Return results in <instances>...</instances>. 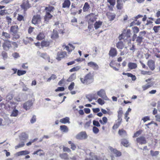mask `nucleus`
I'll return each mask as SVG.
<instances>
[{
    "instance_id": "obj_1",
    "label": "nucleus",
    "mask_w": 160,
    "mask_h": 160,
    "mask_svg": "<svg viewBox=\"0 0 160 160\" xmlns=\"http://www.w3.org/2000/svg\"><path fill=\"white\" fill-rule=\"evenodd\" d=\"M86 18L88 24V28L91 29L93 27V23L97 19L96 16L94 14H90L88 15L86 17Z\"/></svg>"
},
{
    "instance_id": "obj_2",
    "label": "nucleus",
    "mask_w": 160,
    "mask_h": 160,
    "mask_svg": "<svg viewBox=\"0 0 160 160\" xmlns=\"http://www.w3.org/2000/svg\"><path fill=\"white\" fill-rule=\"evenodd\" d=\"M80 80L83 83H90L92 82L93 80V77L91 73L86 75L84 78H80Z\"/></svg>"
},
{
    "instance_id": "obj_3",
    "label": "nucleus",
    "mask_w": 160,
    "mask_h": 160,
    "mask_svg": "<svg viewBox=\"0 0 160 160\" xmlns=\"http://www.w3.org/2000/svg\"><path fill=\"white\" fill-rule=\"evenodd\" d=\"M32 4L33 0H24L21 5V7L24 11H26L29 8Z\"/></svg>"
},
{
    "instance_id": "obj_4",
    "label": "nucleus",
    "mask_w": 160,
    "mask_h": 160,
    "mask_svg": "<svg viewBox=\"0 0 160 160\" xmlns=\"http://www.w3.org/2000/svg\"><path fill=\"white\" fill-rule=\"evenodd\" d=\"M151 78H149L145 80V82H147V84L143 85L142 87V88L143 90H146L153 85V82L151 81Z\"/></svg>"
},
{
    "instance_id": "obj_5",
    "label": "nucleus",
    "mask_w": 160,
    "mask_h": 160,
    "mask_svg": "<svg viewBox=\"0 0 160 160\" xmlns=\"http://www.w3.org/2000/svg\"><path fill=\"white\" fill-rule=\"evenodd\" d=\"M131 35L130 30L128 29L127 30L126 32H123V33L119 37V38L120 40L123 39L126 40L129 38Z\"/></svg>"
},
{
    "instance_id": "obj_6",
    "label": "nucleus",
    "mask_w": 160,
    "mask_h": 160,
    "mask_svg": "<svg viewBox=\"0 0 160 160\" xmlns=\"http://www.w3.org/2000/svg\"><path fill=\"white\" fill-rule=\"evenodd\" d=\"M97 95L106 101H109V99L107 97L105 90L101 89L97 92Z\"/></svg>"
},
{
    "instance_id": "obj_7",
    "label": "nucleus",
    "mask_w": 160,
    "mask_h": 160,
    "mask_svg": "<svg viewBox=\"0 0 160 160\" xmlns=\"http://www.w3.org/2000/svg\"><path fill=\"white\" fill-rule=\"evenodd\" d=\"M88 136L85 132H81L75 136V138L77 139L83 140L86 139Z\"/></svg>"
},
{
    "instance_id": "obj_8",
    "label": "nucleus",
    "mask_w": 160,
    "mask_h": 160,
    "mask_svg": "<svg viewBox=\"0 0 160 160\" xmlns=\"http://www.w3.org/2000/svg\"><path fill=\"white\" fill-rule=\"evenodd\" d=\"M89 156L90 157L87 158L85 160H100L99 157L93 152H90L89 154Z\"/></svg>"
},
{
    "instance_id": "obj_9",
    "label": "nucleus",
    "mask_w": 160,
    "mask_h": 160,
    "mask_svg": "<svg viewBox=\"0 0 160 160\" xmlns=\"http://www.w3.org/2000/svg\"><path fill=\"white\" fill-rule=\"evenodd\" d=\"M41 19V18L39 15L34 16L32 19V23L34 24L38 23L40 22Z\"/></svg>"
},
{
    "instance_id": "obj_10",
    "label": "nucleus",
    "mask_w": 160,
    "mask_h": 160,
    "mask_svg": "<svg viewBox=\"0 0 160 160\" xmlns=\"http://www.w3.org/2000/svg\"><path fill=\"white\" fill-rule=\"evenodd\" d=\"M67 56V53L65 52H58V53L56 59L59 61L62 58Z\"/></svg>"
},
{
    "instance_id": "obj_11",
    "label": "nucleus",
    "mask_w": 160,
    "mask_h": 160,
    "mask_svg": "<svg viewBox=\"0 0 160 160\" xmlns=\"http://www.w3.org/2000/svg\"><path fill=\"white\" fill-rule=\"evenodd\" d=\"M10 43V42L8 41L5 42L2 45L3 49L6 50H9V48L11 47Z\"/></svg>"
},
{
    "instance_id": "obj_12",
    "label": "nucleus",
    "mask_w": 160,
    "mask_h": 160,
    "mask_svg": "<svg viewBox=\"0 0 160 160\" xmlns=\"http://www.w3.org/2000/svg\"><path fill=\"white\" fill-rule=\"evenodd\" d=\"M137 142L141 144H145L146 143L145 138L143 137H140L136 139Z\"/></svg>"
},
{
    "instance_id": "obj_13",
    "label": "nucleus",
    "mask_w": 160,
    "mask_h": 160,
    "mask_svg": "<svg viewBox=\"0 0 160 160\" xmlns=\"http://www.w3.org/2000/svg\"><path fill=\"white\" fill-rule=\"evenodd\" d=\"M2 39L4 40H7L10 38V35L7 32H3L2 33Z\"/></svg>"
},
{
    "instance_id": "obj_14",
    "label": "nucleus",
    "mask_w": 160,
    "mask_h": 160,
    "mask_svg": "<svg viewBox=\"0 0 160 160\" xmlns=\"http://www.w3.org/2000/svg\"><path fill=\"white\" fill-rule=\"evenodd\" d=\"M19 30V28L18 25L12 26L10 27V32L12 33L18 32Z\"/></svg>"
},
{
    "instance_id": "obj_15",
    "label": "nucleus",
    "mask_w": 160,
    "mask_h": 160,
    "mask_svg": "<svg viewBox=\"0 0 160 160\" xmlns=\"http://www.w3.org/2000/svg\"><path fill=\"white\" fill-rule=\"evenodd\" d=\"M109 54L110 56L114 57L117 55V51L116 49L111 48L109 52Z\"/></svg>"
},
{
    "instance_id": "obj_16",
    "label": "nucleus",
    "mask_w": 160,
    "mask_h": 160,
    "mask_svg": "<svg viewBox=\"0 0 160 160\" xmlns=\"http://www.w3.org/2000/svg\"><path fill=\"white\" fill-rule=\"evenodd\" d=\"M86 98L90 102L92 101V99H96L97 98H95V95L93 93L87 95Z\"/></svg>"
},
{
    "instance_id": "obj_17",
    "label": "nucleus",
    "mask_w": 160,
    "mask_h": 160,
    "mask_svg": "<svg viewBox=\"0 0 160 160\" xmlns=\"http://www.w3.org/2000/svg\"><path fill=\"white\" fill-rule=\"evenodd\" d=\"M28 138V135L25 132L22 133L19 136V138L21 141H25Z\"/></svg>"
},
{
    "instance_id": "obj_18",
    "label": "nucleus",
    "mask_w": 160,
    "mask_h": 160,
    "mask_svg": "<svg viewBox=\"0 0 160 160\" xmlns=\"http://www.w3.org/2000/svg\"><path fill=\"white\" fill-rule=\"evenodd\" d=\"M32 105V102L28 101L24 103L23 105V108L26 110H27L30 109Z\"/></svg>"
},
{
    "instance_id": "obj_19",
    "label": "nucleus",
    "mask_w": 160,
    "mask_h": 160,
    "mask_svg": "<svg viewBox=\"0 0 160 160\" xmlns=\"http://www.w3.org/2000/svg\"><path fill=\"white\" fill-rule=\"evenodd\" d=\"M88 65L92 68L94 69L97 70L98 69V65L95 62H91L88 63Z\"/></svg>"
},
{
    "instance_id": "obj_20",
    "label": "nucleus",
    "mask_w": 160,
    "mask_h": 160,
    "mask_svg": "<svg viewBox=\"0 0 160 160\" xmlns=\"http://www.w3.org/2000/svg\"><path fill=\"white\" fill-rule=\"evenodd\" d=\"M148 65L150 69L153 70L155 69L154 62L152 60H149L148 63Z\"/></svg>"
},
{
    "instance_id": "obj_21",
    "label": "nucleus",
    "mask_w": 160,
    "mask_h": 160,
    "mask_svg": "<svg viewBox=\"0 0 160 160\" xmlns=\"http://www.w3.org/2000/svg\"><path fill=\"white\" fill-rule=\"evenodd\" d=\"M128 67L129 69L132 70L136 68L137 65L136 63L130 62L128 63Z\"/></svg>"
},
{
    "instance_id": "obj_22",
    "label": "nucleus",
    "mask_w": 160,
    "mask_h": 160,
    "mask_svg": "<svg viewBox=\"0 0 160 160\" xmlns=\"http://www.w3.org/2000/svg\"><path fill=\"white\" fill-rule=\"evenodd\" d=\"M30 152L27 150L22 151L16 153V155L18 156L28 155Z\"/></svg>"
},
{
    "instance_id": "obj_23",
    "label": "nucleus",
    "mask_w": 160,
    "mask_h": 160,
    "mask_svg": "<svg viewBox=\"0 0 160 160\" xmlns=\"http://www.w3.org/2000/svg\"><path fill=\"white\" fill-rule=\"evenodd\" d=\"M121 0H117V8L118 9L121 10L122 9L123 4Z\"/></svg>"
},
{
    "instance_id": "obj_24",
    "label": "nucleus",
    "mask_w": 160,
    "mask_h": 160,
    "mask_svg": "<svg viewBox=\"0 0 160 160\" xmlns=\"http://www.w3.org/2000/svg\"><path fill=\"white\" fill-rule=\"evenodd\" d=\"M69 120L70 119L68 117H66L60 119V122L64 124L67 123L69 124L70 123Z\"/></svg>"
},
{
    "instance_id": "obj_25",
    "label": "nucleus",
    "mask_w": 160,
    "mask_h": 160,
    "mask_svg": "<svg viewBox=\"0 0 160 160\" xmlns=\"http://www.w3.org/2000/svg\"><path fill=\"white\" fill-rule=\"evenodd\" d=\"M38 55L41 57L45 59H47V58L49 59V56L47 55L46 53H42L40 52H37Z\"/></svg>"
},
{
    "instance_id": "obj_26",
    "label": "nucleus",
    "mask_w": 160,
    "mask_h": 160,
    "mask_svg": "<svg viewBox=\"0 0 160 160\" xmlns=\"http://www.w3.org/2000/svg\"><path fill=\"white\" fill-rule=\"evenodd\" d=\"M52 17V15L49 12H47L44 17L45 21L48 22V21L51 19Z\"/></svg>"
},
{
    "instance_id": "obj_27",
    "label": "nucleus",
    "mask_w": 160,
    "mask_h": 160,
    "mask_svg": "<svg viewBox=\"0 0 160 160\" xmlns=\"http://www.w3.org/2000/svg\"><path fill=\"white\" fill-rule=\"evenodd\" d=\"M70 2L69 0H66L64 1L62 4V7L63 8H68L70 5Z\"/></svg>"
},
{
    "instance_id": "obj_28",
    "label": "nucleus",
    "mask_w": 160,
    "mask_h": 160,
    "mask_svg": "<svg viewBox=\"0 0 160 160\" xmlns=\"http://www.w3.org/2000/svg\"><path fill=\"white\" fill-rule=\"evenodd\" d=\"M60 129L62 132L65 133H67L68 131V127L64 125L60 126Z\"/></svg>"
},
{
    "instance_id": "obj_29",
    "label": "nucleus",
    "mask_w": 160,
    "mask_h": 160,
    "mask_svg": "<svg viewBox=\"0 0 160 160\" xmlns=\"http://www.w3.org/2000/svg\"><path fill=\"white\" fill-rule=\"evenodd\" d=\"M13 36L12 39L13 40H16L20 38V35L18 32L12 33Z\"/></svg>"
},
{
    "instance_id": "obj_30",
    "label": "nucleus",
    "mask_w": 160,
    "mask_h": 160,
    "mask_svg": "<svg viewBox=\"0 0 160 160\" xmlns=\"http://www.w3.org/2000/svg\"><path fill=\"white\" fill-rule=\"evenodd\" d=\"M58 37V34L57 30H54L53 31L52 35L51 36V38L53 39H55L57 38Z\"/></svg>"
},
{
    "instance_id": "obj_31",
    "label": "nucleus",
    "mask_w": 160,
    "mask_h": 160,
    "mask_svg": "<svg viewBox=\"0 0 160 160\" xmlns=\"http://www.w3.org/2000/svg\"><path fill=\"white\" fill-rule=\"evenodd\" d=\"M111 150L117 157L120 156L121 155V153L120 152L115 149H111Z\"/></svg>"
},
{
    "instance_id": "obj_32",
    "label": "nucleus",
    "mask_w": 160,
    "mask_h": 160,
    "mask_svg": "<svg viewBox=\"0 0 160 160\" xmlns=\"http://www.w3.org/2000/svg\"><path fill=\"white\" fill-rule=\"evenodd\" d=\"M8 105L10 109H13L14 110L16 108V105L15 103L9 102H8Z\"/></svg>"
},
{
    "instance_id": "obj_33",
    "label": "nucleus",
    "mask_w": 160,
    "mask_h": 160,
    "mask_svg": "<svg viewBox=\"0 0 160 160\" xmlns=\"http://www.w3.org/2000/svg\"><path fill=\"white\" fill-rule=\"evenodd\" d=\"M107 15L110 21H112L115 18V15L113 13H111L110 12H108L107 13Z\"/></svg>"
},
{
    "instance_id": "obj_34",
    "label": "nucleus",
    "mask_w": 160,
    "mask_h": 160,
    "mask_svg": "<svg viewBox=\"0 0 160 160\" xmlns=\"http://www.w3.org/2000/svg\"><path fill=\"white\" fill-rule=\"evenodd\" d=\"M102 22L101 21L96 22L94 24V27L96 29L99 28L102 25Z\"/></svg>"
},
{
    "instance_id": "obj_35",
    "label": "nucleus",
    "mask_w": 160,
    "mask_h": 160,
    "mask_svg": "<svg viewBox=\"0 0 160 160\" xmlns=\"http://www.w3.org/2000/svg\"><path fill=\"white\" fill-rule=\"evenodd\" d=\"M50 44V42L48 41H43L41 43V45L42 47H47Z\"/></svg>"
},
{
    "instance_id": "obj_36",
    "label": "nucleus",
    "mask_w": 160,
    "mask_h": 160,
    "mask_svg": "<svg viewBox=\"0 0 160 160\" xmlns=\"http://www.w3.org/2000/svg\"><path fill=\"white\" fill-rule=\"evenodd\" d=\"M90 8V6L87 2L85 3L83 7V12H86Z\"/></svg>"
},
{
    "instance_id": "obj_37",
    "label": "nucleus",
    "mask_w": 160,
    "mask_h": 160,
    "mask_svg": "<svg viewBox=\"0 0 160 160\" xmlns=\"http://www.w3.org/2000/svg\"><path fill=\"white\" fill-rule=\"evenodd\" d=\"M45 37V34L43 32H40L37 36V39L38 40H41Z\"/></svg>"
},
{
    "instance_id": "obj_38",
    "label": "nucleus",
    "mask_w": 160,
    "mask_h": 160,
    "mask_svg": "<svg viewBox=\"0 0 160 160\" xmlns=\"http://www.w3.org/2000/svg\"><path fill=\"white\" fill-rule=\"evenodd\" d=\"M18 110L15 109L12 112V113L10 115L11 117H16L18 114Z\"/></svg>"
},
{
    "instance_id": "obj_39",
    "label": "nucleus",
    "mask_w": 160,
    "mask_h": 160,
    "mask_svg": "<svg viewBox=\"0 0 160 160\" xmlns=\"http://www.w3.org/2000/svg\"><path fill=\"white\" fill-rule=\"evenodd\" d=\"M116 47L118 49H122L124 48V46L122 42H119L117 44Z\"/></svg>"
},
{
    "instance_id": "obj_40",
    "label": "nucleus",
    "mask_w": 160,
    "mask_h": 160,
    "mask_svg": "<svg viewBox=\"0 0 160 160\" xmlns=\"http://www.w3.org/2000/svg\"><path fill=\"white\" fill-rule=\"evenodd\" d=\"M118 134L122 137H125L127 135L126 131L123 129L119 130L118 131Z\"/></svg>"
},
{
    "instance_id": "obj_41",
    "label": "nucleus",
    "mask_w": 160,
    "mask_h": 160,
    "mask_svg": "<svg viewBox=\"0 0 160 160\" xmlns=\"http://www.w3.org/2000/svg\"><path fill=\"white\" fill-rule=\"evenodd\" d=\"M131 111V109L130 108H128V110L126 112V113H125V118L126 119V121L128 122V119H129V117H128V116L129 115V113Z\"/></svg>"
},
{
    "instance_id": "obj_42",
    "label": "nucleus",
    "mask_w": 160,
    "mask_h": 160,
    "mask_svg": "<svg viewBox=\"0 0 160 160\" xmlns=\"http://www.w3.org/2000/svg\"><path fill=\"white\" fill-rule=\"evenodd\" d=\"M121 143L124 146L126 147H128L129 145L128 141L125 139H123L122 140Z\"/></svg>"
},
{
    "instance_id": "obj_43",
    "label": "nucleus",
    "mask_w": 160,
    "mask_h": 160,
    "mask_svg": "<svg viewBox=\"0 0 160 160\" xmlns=\"http://www.w3.org/2000/svg\"><path fill=\"white\" fill-rule=\"evenodd\" d=\"M81 68V67L79 66H77L74 67L70 70L69 71L70 72H74L78 71Z\"/></svg>"
},
{
    "instance_id": "obj_44",
    "label": "nucleus",
    "mask_w": 160,
    "mask_h": 160,
    "mask_svg": "<svg viewBox=\"0 0 160 160\" xmlns=\"http://www.w3.org/2000/svg\"><path fill=\"white\" fill-rule=\"evenodd\" d=\"M26 72V71L25 70H18L17 71V75L18 76H20L25 74Z\"/></svg>"
},
{
    "instance_id": "obj_45",
    "label": "nucleus",
    "mask_w": 160,
    "mask_h": 160,
    "mask_svg": "<svg viewBox=\"0 0 160 160\" xmlns=\"http://www.w3.org/2000/svg\"><path fill=\"white\" fill-rule=\"evenodd\" d=\"M57 78L56 76L54 74H52L51 76L48 78L47 80V82H49L51 81V80H54L55 79H56Z\"/></svg>"
},
{
    "instance_id": "obj_46",
    "label": "nucleus",
    "mask_w": 160,
    "mask_h": 160,
    "mask_svg": "<svg viewBox=\"0 0 160 160\" xmlns=\"http://www.w3.org/2000/svg\"><path fill=\"white\" fill-rule=\"evenodd\" d=\"M141 73L143 75H151L152 74V72H151L145 71L143 70H141Z\"/></svg>"
},
{
    "instance_id": "obj_47",
    "label": "nucleus",
    "mask_w": 160,
    "mask_h": 160,
    "mask_svg": "<svg viewBox=\"0 0 160 160\" xmlns=\"http://www.w3.org/2000/svg\"><path fill=\"white\" fill-rule=\"evenodd\" d=\"M25 145L24 142H22L20 143L18 145L15 147V148L17 149L18 148L23 147Z\"/></svg>"
},
{
    "instance_id": "obj_48",
    "label": "nucleus",
    "mask_w": 160,
    "mask_h": 160,
    "mask_svg": "<svg viewBox=\"0 0 160 160\" xmlns=\"http://www.w3.org/2000/svg\"><path fill=\"white\" fill-rule=\"evenodd\" d=\"M14 99L18 102H21L23 100V99L21 98V96L20 95L15 97Z\"/></svg>"
},
{
    "instance_id": "obj_49",
    "label": "nucleus",
    "mask_w": 160,
    "mask_h": 160,
    "mask_svg": "<svg viewBox=\"0 0 160 160\" xmlns=\"http://www.w3.org/2000/svg\"><path fill=\"white\" fill-rule=\"evenodd\" d=\"M153 29L156 33L158 32L160 30V26H154Z\"/></svg>"
},
{
    "instance_id": "obj_50",
    "label": "nucleus",
    "mask_w": 160,
    "mask_h": 160,
    "mask_svg": "<svg viewBox=\"0 0 160 160\" xmlns=\"http://www.w3.org/2000/svg\"><path fill=\"white\" fill-rule=\"evenodd\" d=\"M146 34V32L145 31H142L139 32V37H140L142 38H144Z\"/></svg>"
},
{
    "instance_id": "obj_51",
    "label": "nucleus",
    "mask_w": 160,
    "mask_h": 160,
    "mask_svg": "<svg viewBox=\"0 0 160 160\" xmlns=\"http://www.w3.org/2000/svg\"><path fill=\"white\" fill-rule=\"evenodd\" d=\"M60 157L64 159H67L68 158V157L67 154L66 153H62L60 155Z\"/></svg>"
},
{
    "instance_id": "obj_52",
    "label": "nucleus",
    "mask_w": 160,
    "mask_h": 160,
    "mask_svg": "<svg viewBox=\"0 0 160 160\" xmlns=\"http://www.w3.org/2000/svg\"><path fill=\"white\" fill-rule=\"evenodd\" d=\"M143 38H142L138 36L136 39V42L138 43V45L140 44L142 41Z\"/></svg>"
},
{
    "instance_id": "obj_53",
    "label": "nucleus",
    "mask_w": 160,
    "mask_h": 160,
    "mask_svg": "<svg viewBox=\"0 0 160 160\" xmlns=\"http://www.w3.org/2000/svg\"><path fill=\"white\" fill-rule=\"evenodd\" d=\"M150 153L152 156H156L159 154V152L157 151H153L152 150L150 151Z\"/></svg>"
},
{
    "instance_id": "obj_54",
    "label": "nucleus",
    "mask_w": 160,
    "mask_h": 160,
    "mask_svg": "<svg viewBox=\"0 0 160 160\" xmlns=\"http://www.w3.org/2000/svg\"><path fill=\"white\" fill-rule=\"evenodd\" d=\"M108 2L109 3L111 6L113 7L115 5L116 1L115 0H107Z\"/></svg>"
},
{
    "instance_id": "obj_55",
    "label": "nucleus",
    "mask_w": 160,
    "mask_h": 160,
    "mask_svg": "<svg viewBox=\"0 0 160 160\" xmlns=\"http://www.w3.org/2000/svg\"><path fill=\"white\" fill-rule=\"evenodd\" d=\"M17 20L19 21H24V17L23 16L20 14H18L17 18Z\"/></svg>"
},
{
    "instance_id": "obj_56",
    "label": "nucleus",
    "mask_w": 160,
    "mask_h": 160,
    "mask_svg": "<svg viewBox=\"0 0 160 160\" xmlns=\"http://www.w3.org/2000/svg\"><path fill=\"white\" fill-rule=\"evenodd\" d=\"M122 113L123 111L122 110V109L121 108V109H120L118 112V119H121Z\"/></svg>"
},
{
    "instance_id": "obj_57",
    "label": "nucleus",
    "mask_w": 160,
    "mask_h": 160,
    "mask_svg": "<svg viewBox=\"0 0 160 160\" xmlns=\"http://www.w3.org/2000/svg\"><path fill=\"white\" fill-rule=\"evenodd\" d=\"M53 9L54 7L52 6L47 7L45 8V10L47 11H47L51 12V11H53Z\"/></svg>"
},
{
    "instance_id": "obj_58",
    "label": "nucleus",
    "mask_w": 160,
    "mask_h": 160,
    "mask_svg": "<svg viewBox=\"0 0 160 160\" xmlns=\"http://www.w3.org/2000/svg\"><path fill=\"white\" fill-rule=\"evenodd\" d=\"M97 102L98 103L101 105H103L105 103V102L101 98H98V99Z\"/></svg>"
},
{
    "instance_id": "obj_59",
    "label": "nucleus",
    "mask_w": 160,
    "mask_h": 160,
    "mask_svg": "<svg viewBox=\"0 0 160 160\" xmlns=\"http://www.w3.org/2000/svg\"><path fill=\"white\" fill-rule=\"evenodd\" d=\"M132 29L133 32L135 33H138L139 31V29L137 27H132Z\"/></svg>"
},
{
    "instance_id": "obj_60",
    "label": "nucleus",
    "mask_w": 160,
    "mask_h": 160,
    "mask_svg": "<svg viewBox=\"0 0 160 160\" xmlns=\"http://www.w3.org/2000/svg\"><path fill=\"white\" fill-rule=\"evenodd\" d=\"M13 98L12 95L11 94H8L6 97V100L9 101L11 100Z\"/></svg>"
},
{
    "instance_id": "obj_61",
    "label": "nucleus",
    "mask_w": 160,
    "mask_h": 160,
    "mask_svg": "<svg viewBox=\"0 0 160 160\" xmlns=\"http://www.w3.org/2000/svg\"><path fill=\"white\" fill-rule=\"evenodd\" d=\"M93 124L94 126H96L98 127H100V124L98 121L95 120L93 121Z\"/></svg>"
},
{
    "instance_id": "obj_62",
    "label": "nucleus",
    "mask_w": 160,
    "mask_h": 160,
    "mask_svg": "<svg viewBox=\"0 0 160 160\" xmlns=\"http://www.w3.org/2000/svg\"><path fill=\"white\" fill-rule=\"evenodd\" d=\"M92 131L95 134L98 133L99 132V129L96 127H94L93 128Z\"/></svg>"
},
{
    "instance_id": "obj_63",
    "label": "nucleus",
    "mask_w": 160,
    "mask_h": 160,
    "mask_svg": "<svg viewBox=\"0 0 160 160\" xmlns=\"http://www.w3.org/2000/svg\"><path fill=\"white\" fill-rule=\"evenodd\" d=\"M74 83L73 82H72L70 85L69 86L68 88L69 90L71 91L74 88Z\"/></svg>"
},
{
    "instance_id": "obj_64",
    "label": "nucleus",
    "mask_w": 160,
    "mask_h": 160,
    "mask_svg": "<svg viewBox=\"0 0 160 160\" xmlns=\"http://www.w3.org/2000/svg\"><path fill=\"white\" fill-rule=\"evenodd\" d=\"M29 90V88L27 87L26 85L25 84H23L22 86V90L24 92H27Z\"/></svg>"
}]
</instances>
